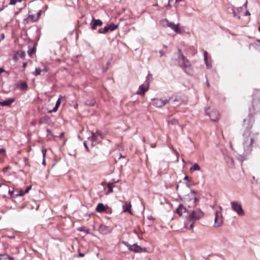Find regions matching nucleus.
Masks as SVG:
<instances>
[{"instance_id":"nucleus-1","label":"nucleus","mask_w":260,"mask_h":260,"mask_svg":"<svg viewBox=\"0 0 260 260\" xmlns=\"http://www.w3.org/2000/svg\"><path fill=\"white\" fill-rule=\"evenodd\" d=\"M252 124L249 120H244L243 128L244 131L243 134L244 137L243 146L246 154H249L252 150L253 147L258 145L260 141L258 133H251L250 132Z\"/></svg>"},{"instance_id":"nucleus-2","label":"nucleus","mask_w":260,"mask_h":260,"mask_svg":"<svg viewBox=\"0 0 260 260\" xmlns=\"http://www.w3.org/2000/svg\"><path fill=\"white\" fill-rule=\"evenodd\" d=\"M204 215L203 212L200 209H196L193 210L189 215L188 220L190 224L188 226L187 223L185 227L189 230H192L195 221L202 218Z\"/></svg>"},{"instance_id":"nucleus-3","label":"nucleus","mask_w":260,"mask_h":260,"mask_svg":"<svg viewBox=\"0 0 260 260\" xmlns=\"http://www.w3.org/2000/svg\"><path fill=\"white\" fill-rule=\"evenodd\" d=\"M178 62L179 66L188 74L192 75L193 73V70L189 60L183 55L178 56Z\"/></svg>"},{"instance_id":"nucleus-4","label":"nucleus","mask_w":260,"mask_h":260,"mask_svg":"<svg viewBox=\"0 0 260 260\" xmlns=\"http://www.w3.org/2000/svg\"><path fill=\"white\" fill-rule=\"evenodd\" d=\"M42 11L39 10V11H34L33 10H30L28 11V16L25 18L24 21L25 23L35 22L37 21L41 15Z\"/></svg>"},{"instance_id":"nucleus-5","label":"nucleus","mask_w":260,"mask_h":260,"mask_svg":"<svg viewBox=\"0 0 260 260\" xmlns=\"http://www.w3.org/2000/svg\"><path fill=\"white\" fill-rule=\"evenodd\" d=\"M252 105L254 112L260 111V90H256L254 93Z\"/></svg>"},{"instance_id":"nucleus-6","label":"nucleus","mask_w":260,"mask_h":260,"mask_svg":"<svg viewBox=\"0 0 260 260\" xmlns=\"http://www.w3.org/2000/svg\"><path fill=\"white\" fill-rule=\"evenodd\" d=\"M247 2H246L242 7H240L237 9L236 12L234 9H233V12L234 17H237L238 19L240 18L241 16H248L250 15L249 12L247 10L245 11L247 8Z\"/></svg>"},{"instance_id":"nucleus-7","label":"nucleus","mask_w":260,"mask_h":260,"mask_svg":"<svg viewBox=\"0 0 260 260\" xmlns=\"http://www.w3.org/2000/svg\"><path fill=\"white\" fill-rule=\"evenodd\" d=\"M222 208L219 207V210L215 211V218L214 226L218 228L221 226L223 223V217L221 212Z\"/></svg>"},{"instance_id":"nucleus-8","label":"nucleus","mask_w":260,"mask_h":260,"mask_svg":"<svg viewBox=\"0 0 260 260\" xmlns=\"http://www.w3.org/2000/svg\"><path fill=\"white\" fill-rule=\"evenodd\" d=\"M231 208L233 211L236 212L239 216H244L245 212L243 211L241 205L237 201L231 202Z\"/></svg>"},{"instance_id":"nucleus-9","label":"nucleus","mask_w":260,"mask_h":260,"mask_svg":"<svg viewBox=\"0 0 260 260\" xmlns=\"http://www.w3.org/2000/svg\"><path fill=\"white\" fill-rule=\"evenodd\" d=\"M171 99H172V98H169L168 99H166L165 100H162L161 99H153L152 104L156 107L161 108L166 104L169 103V102L171 101Z\"/></svg>"},{"instance_id":"nucleus-10","label":"nucleus","mask_w":260,"mask_h":260,"mask_svg":"<svg viewBox=\"0 0 260 260\" xmlns=\"http://www.w3.org/2000/svg\"><path fill=\"white\" fill-rule=\"evenodd\" d=\"M197 192L194 190H191L189 194L186 195L184 197V201L186 202L188 201H192L193 204H195L198 198L196 196Z\"/></svg>"},{"instance_id":"nucleus-11","label":"nucleus","mask_w":260,"mask_h":260,"mask_svg":"<svg viewBox=\"0 0 260 260\" xmlns=\"http://www.w3.org/2000/svg\"><path fill=\"white\" fill-rule=\"evenodd\" d=\"M110 209L108 207V205H104L103 203H99L95 209V210L97 212L99 213H103V212H106L109 213V210Z\"/></svg>"},{"instance_id":"nucleus-12","label":"nucleus","mask_w":260,"mask_h":260,"mask_svg":"<svg viewBox=\"0 0 260 260\" xmlns=\"http://www.w3.org/2000/svg\"><path fill=\"white\" fill-rule=\"evenodd\" d=\"M209 116L210 117L211 120L213 121H217L219 119V114L217 111L213 110L209 114Z\"/></svg>"},{"instance_id":"nucleus-13","label":"nucleus","mask_w":260,"mask_h":260,"mask_svg":"<svg viewBox=\"0 0 260 260\" xmlns=\"http://www.w3.org/2000/svg\"><path fill=\"white\" fill-rule=\"evenodd\" d=\"M91 28L95 29L98 26H100L103 24L102 21L100 19H95L93 17L91 22L90 23Z\"/></svg>"},{"instance_id":"nucleus-14","label":"nucleus","mask_w":260,"mask_h":260,"mask_svg":"<svg viewBox=\"0 0 260 260\" xmlns=\"http://www.w3.org/2000/svg\"><path fill=\"white\" fill-rule=\"evenodd\" d=\"M149 89V84L144 85L142 84L139 86L138 90L137 91V94L139 95H143Z\"/></svg>"},{"instance_id":"nucleus-15","label":"nucleus","mask_w":260,"mask_h":260,"mask_svg":"<svg viewBox=\"0 0 260 260\" xmlns=\"http://www.w3.org/2000/svg\"><path fill=\"white\" fill-rule=\"evenodd\" d=\"M170 25L169 27H170L172 29H173L174 31H175L176 33L178 34H181V30L180 28V24H175L174 23L170 22Z\"/></svg>"},{"instance_id":"nucleus-16","label":"nucleus","mask_w":260,"mask_h":260,"mask_svg":"<svg viewBox=\"0 0 260 260\" xmlns=\"http://www.w3.org/2000/svg\"><path fill=\"white\" fill-rule=\"evenodd\" d=\"M96 136L95 133H92V135L90 137L88 138V141L89 142V144L91 145L92 146H95L96 142Z\"/></svg>"},{"instance_id":"nucleus-17","label":"nucleus","mask_w":260,"mask_h":260,"mask_svg":"<svg viewBox=\"0 0 260 260\" xmlns=\"http://www.w3.org/2000/svg\"><path fill=\"white\" fill-rule=\"evenodd\" d=\"M15 99L14 98H10L6 101L0 102V106L3 107L9 106L15 102Z\"/></svg>"},{"instance_id":"nucleus-18","label":"nucleus","mask_w":260,"mask_h":260,"mask_svg":"<svg viewBox=\"0 0 260 260\" xmlns=\"http://www.w3.org/2000/svg\"><path fill=\"white\" fill-rule=\"evenodd\" d=\"M99 231L101 234L105 235L110 233V228L108 226L105 225H101L99 226Z\"/></svg>"},{"instance_id":"nucleus-19","label":"nucleus","mask_w":260,"mask_h":260,"mask_svg":"<svg viewBox=\"0 0 260 260\" xmlns=\"http://www.w3.org/2000/svg\"><path fill=\"white\" fill-rule=\"evenodd\" d=\"M31 186L27 187L26 188V189L25 190V191H23L22 190H19L16 189L15 191L16 193L15 196H16V197H17L18 196H23L25 193H27L29 192V190L31 189Z\"/></svg>"},{"instance_id":"nucleus-20","label":"nucleus","mask_w":260,"mask_h":260,"mask_svg":"<svg viewBox=\"0 0 260 260\" xmlns=\"http://www.w3.org/2000/svg\"><path fill=\"white\" fill-rule=\"evenodd\" d=\"M131 204L130 202H126L123 205V211L125 212H129L130 213H132L131 211Z\"/></svg>"},{"instance_id":"nucleus-21","label":"nucleus","mask_w":260,"mask_h":260,"mask_svg":"<svg viewBox=\"0 0 260 260\" xmlns=\"http://www.w3.org/2000/svg\"><path fill=\"white\" fill-rule=\"evenodd\" d=\"M132 251H134L135 252H146V248H142L141 246H140L137 244H134V246H133Z\"/></svg>"},{"instance_id":"nucleus-22","label":"nucleus","mask_w":260,"mask_h":260,"mask_svg":"<svg viewBox=\"0 0 260 260\" xmlns=\"http://www.w3.org/2000/svg\"><path fill=\"white\" fill-rule=\"evenodd\" d=\"M16 87L21 90H26L28 88V86L25 82H22L17 84Z\"/></svg>"},{"instance_id":"nucleus-23","label":"nucleus","mask_w":260,"mask_h":260,"mask_svg":"<svg viewBox=\"0 0 260 260\" xmlns=\"http://www.w3.org/2000/svg\"><path fill=\"white\" fill-rule=\"evenodd\" d=\"M176 211L177 213L179 214L180 216H181L184 213L186 212V209L182 205H179Z\"/></svg>"},{"instance_id":"nucleus-24","label":"nucleus","mask_w":260,"mask_h":260,"mask_svg":"<svg viewBox=\"0 0 260 260\" xmlns=\"http://www.w3.org/2000/svg\"><path fill=\"white\" fill-rule=\"evenodd\" d=\"M204 59L206 63L207 68L210 69L211 68V64L208 62V52L206 51L204 52Z\"/></svg>"},{"instance_id":"nucleus-25","label":"nucleus","mask_w":260,"mask_h":260,"mask_svg":"<svg viewBox=\"0 0 260 260\" xmlns=\"http://www.w3.org/2000/svg\"><path fill=\"white\" fill-rule=\"evenodd\" d=\"M201 170V168L198 164H194L190 168V172H193L196 171H200Z\"/></svg>"},{"instance_id":"nucleus-26","label":"nucleus","mask_w":260,"mask_h":260,"mask_svg":"<svg viewBox=\"0 0 260 260\" xmlns=\"http://www.w3.org/2000/svg\"><path fill=\"white\" fill-rule=\"evenodd\" d=\"M160 23L161 25H162L164 27H169L170 22H169L167 19H163L160 21Z\"/></svg>"},{"instance_id":"nucleus-27","label":"nucleus","mask_w":260,"mask_h":260,"mask_svg":"<svg viewBox=\"0 0 260 260\" xmlns=\"http://www.w3.org/2000/svg\"><path fill=\"white\" fill-rule=\"evenodd\" d=\"M168 124L172 125H176L179 124V122L177 119L172 118L168 121Z\"/></svg>"},{"instance_id":"nucleus-28","label":"nucleus","mask_w":260,"mask_h":260,"mask_svg":"<svg viewBox=\"0 0 260 260\" xmlns=\"http://www.w3.org/2000/svg\"><path fill=\"white\" fill-rule=\"evenodd\" d=\"M42 70L40 68H36L35 71L32 73V74L36 76L40 75L41 73Z\"/></svg>"},{"instance_id":"nucleus-29","label":"nucleus","mask_w":260,"mask_h":260,"mask_svg":"<svg viewBox=\"0 0 260 260\" xmlns=\"http://www.w3.org/2000/svg\"><path fill=\"white\" fill-rule=\"evenodd\" d=\"M108 27L109 28L110 30L113 31L118 27V25L111 23L109 25H108Z\"/></svg>"},{"instance_id":"nucleus-30","label":"nucleus","mask_w":260,"mask_h":260,"mask_svg":"<svg viewBox=\"0 0 260 260\" xmlns=\"http://www.w3.org/2000/svg\"><path fill=\"white\" fill-rule=\"evenodd\" d=\"M63 98V97L61 95H60L57 100V101H56V104H55V107H59V106H60V104H61V100Z\"/></svg>"},{"instance_id":"nucleus-31","label":"nucleus","mask_w":260,"mask_h":260,"mask_svg":"<svg viewBox=\"0 0 260 260\" xmlns=\"http://www.w3.org/2000/svg\"><path fill=\"white\" fill-rule=\"evenodd\" d=\"M85 104L89 106H93L94 105V102L92 100H86Z\"/></svg>"},{"instance_id":"nucleus-32","label":"nucleus","mask_w":260,"mask_h":260,"mask_svg":"<svg viewBox=\"0 0 260 260\" xmlns=\"http://www.w3.org/2000/svg\"><path fill=\"white\" fill-rule=\"evenodd\" d=\"M18 55L20 58L23 59L25 56V52L23 51H21L18 52Z\"/></svg>"},{"instance_id":"nucleus-33","label":"nucleus","mask_w":260,"mask_h":260,"mask_svg":"<svg viewBox=\"0 0 260 260\" xmlns=\"http://www.w3.org/2000/svg\"><path fill=\"white\" fill-rule=\"evenodd\" d=\"M16 191H15V190H9V194H10L11 197H12V198H16V196H15L16 195Z\"/></svg>"},{"instance_id":"nucleus-34","label":"nucleus","mask_w":260,"mask_h":260,"mask_svg":"<svg viewBox=\"0 0 260 260\" xmlns=\"http://www.w3.org/2000/svg\"><path fill=\"white\" fill-rule=\"evenodd\" d=\"M108 193H110L113 191V185L112 183H109L108 185Z\"/></svg>"},{"instance_id":"nucleus-35","label":"nucleus","mask_w":260,"mask_h":260,"mask_svg":"<svg viewBox=\"0 0 260 260\" xmlns=\"http://www.w3.org/2000/svg\"><path fill=\"white\" fill-rule=\"evenodd\" d=\"M109 30V28L108 27V26H105V27L104 28V29L103 31H100V33H106L107 32H108Z\"/></svg>"},{"instance_id":"nucleus-36","label":"nucleus","mask_w":260,"mask_h":260,"mask_svg":"<svg viewBox=\"0 0 260 260\" xmlns=\"http://www.w3.org/2000/svg\"><path fill=\"white\" fill-rule=\"evenodd\" d=\"M123 243L127 246V247H128V249L131 251H132V249L133 248V246H134V245H129L128 244H127L126 242H124Z\"/></svg>"},{"instance_id":"nucleus-37","label":"nucleus","mask_w":260,"mask_h":260,"mask_svg":"<svg viewBox=\"0 0 260 260\" xmlns=\"http://www.w3.org/2000/svg\"><path fill=\"white\" fill-rule=\"evenodd\" d=\"M35 52V49L34 48H31L28 50V53L30 56H31L32 54Z\"/></svg>"},{"instance_id":"nucleus-38","label":"nucleus","mask_w":260,"mask_h":260,"mask_svg":"<svg viewBox=\"0 0 260 260\" xmlns=\"http://www.w3.org/2000/svg\"><path fill=\"white\" fill-rule=\"evenodd\" d=\"M18 2V0H10V4L11 5H15Z\"/></svg>"},{"instance_id":"nucleus-39","label":"nucleus","mask_w":260,"mask_h":260,"mask_svg":"<svg viewBox=\"0 0 260 260\" xmlns=\"http://www.w3.org/2000/svg\"><path fill=\"white\" fill-rule=\"evenodd\" d=\"M58 108V107H56L55 106L52 110H51L49 111V112L50 113L55 112L57 111Z\"/></svg>"},{"instance_id":"nucleus-40","label":"nucleus","mask_w":260,"mask_h":260,"mask_svg":"<svg viewBox=\"0 0 260 260\" xmlns=\"http://www.w3.org/2000/svg\"><path fill=\"white\" fill-rule=\"evenodd\" d=\"M47 150L46 149H43L42 150V152L43 153V157L45 158Z\"/></svg>"},{"instance_id":"nucleus-41","label":"nucleus","mask_w":260,"mask_h":260,"mask_svg":"<svg viewBox=\"0 0 260 260\" xmlns=\"http://www.w3.org/2000/svg\"><path fill=\"white\" fill-rule=\"evenodd\" d=\"M87 144H89V142L88 141V140L87 141H85L84 142V146L87 149V150H88V146H87Z\"/></svg>"},{"instance_id":"nucleus-42","label":"nucleus","mask_w":260,"mask_h":260,"mask_svg":"<svg viewBox=\"0 0 260 260\" xmlns=\"http://www.w3.org/2000/svg\"><path fill=\"white\" fill-rule=\"evenodd\" d=\"M46 131H47L48 135H51L52 134V132H51V129H50L49 128H47Z\"/></svg>"},{"instance_id":"nucleus-43","label":"nucleus","mask_w":260,"mask_h":260,"mask_svg":"<svg viewBox=\"0 0 260 260\" xmlns=\"http://www.w3.org/2000/svg\"><path fill=\"white\" fill-rule=\"evenodd\" d=\"M42 71L44 72H47L48 71V68L46 66H45Z\"/></svg>"},{"instance_id":"nucleus-44","label":"nucleus","mask_w":260,"mask_h":260,"mask_svg":"<svg viewBox=\"0 0 260 260\" xmlns=\"http://www.w3.org/2000/svg\"><path fill=\"white\" fill-rule=\"evenodd\" d=\"M10 168L9 167H5L3 169V171L4 172H6L7 171V170Z\"/></svg>"},{"instance_id":"nucleus-45","label":"nucleus","mask_w":260,"mask_h":260,"mask_svg":"<svg viewBox=\"0 0 260 260\" xmlns=\"http://www.w3.org/2000/svg\"><path fill=\"white\" fill-rule=\"evenodd\" d=\"M7 258H8L9 260H14V257H13L12 256H9L7 255Z\"/></svg>"},{"instance_id":"nucleus-46","label":"nucleus","mask_w":260,"mask_h":260,"mask_svg":"<svg viewBox=\"0 0 260 260\" xmlns=\"http://www.w3.org/2000/svg\"><path fill=\"white\" fill-rule=\"evenodd\" d=\"M147 218L149 220H153L154 219V218L153 217V216L152 215L148 216Z\"/></svg>"},{"instance_id":"nucleus-47","label":"nucleus","mask_w":260,"mask_h":260,"mask_svg":"<svg viewBox=\"0 0 260 260\" xmlns=\"http://www.w3.org/2000/svg\"><path fill=\"white\" fill-rule=\"evenodd\" d=\"M27 63L26 62H24L22 64V67L23 68H25L27 66Z\"/></svg>"},{"instance_id":"nucleus-48","label":"nucleus","mask_w":260,"mask_h":260,"mask_svg":"<svg viewBox=\"0 0 260 260\" xmlns=\"http://www.w3.org/2000/svg\"><path fill=\"white\" fill-rule=\"evenodd\" d=\"M84 255H85V254H84V253H80L79 254L78 256H79V257H83V256H84Z\"/></svg>"},{"instance_id":"nucleus-49","label":"nucleus","mask_w":260,"mask_h":260,"mask_svg":"<svg viewBox=\"0 0 260 260\" xmlns=\"http://www.w3.org/2000/svg\"><path fill=\"white\" fill-rule=\"evenodd\" d=\"M178 100L177 99H175L174 100H173V101H171L169 103H174V102H178Z\"/></svg>"},{"instance_id":"nucleus-50","label":"nucleus","mask_w":260,"mask_h":260,"mask_svg":"<svg viewBox=\"0 0 260 260\" xmlns=\"http://www.w3.org/2000/svg\"><path fill=\"white\" fill-rule=\"evenodd\" d=\"M5 152L4 149H0V154Z\"/></svg>"},{"instance_id":"nucleus-51","label":"nucleus","mask_w":260,"mask_h":260,"mask_svg":"<svg viewBox=\"0 0 260 260\" xmlns=\"http://www.w3.org/2000/svg\"><path fill=\"white\" fill-rule=\"evenodd\" d=\"M178 53H179V56L181 55V54H183L182 53L181 50L180 49H178Z\"/></svg>"},{"instance_id":"nucleus-52","label":"nucleus","mask_w":260,"mask_h":260,"mask_svg":"<svg viewBox=\"0 0 260 260\" xmlns=\"http://www.w3.org/2000/svg\"><path fill=\"white\" fill-rule=\"evenodd\" d=\"M5 70L3 68H0V74L4 72Z\"/></svg>"},{"instance_id":"nucleus-53","label":"nucleus","mask_w":260,"mask_h":260,"mask_svg":"<svg viewBox=\"0 0 260 260\" xmlns=\"http://www.w3.org/2000/svg\"><path fill=\"white\" fill-rule=\"evenodd\" d=\"M4 38H5V35L4 34H1V39H2V40H3V39H4Z\"/></svg>"},{"instance_id":"nucleus-54","label":"nucleus","mask_w":260,"mask_h":260,"mask_svg":"<svg viewBox=\"0 0 260 260\" xmlns=\"http://www.w3.org/2000/svg\"><path fill=\"white\" fill-rule=\"evenodd\" d=\"M64 135V133H61L60 135H59V137L60 138H61L62 137H63Z\"/></svg>"},{"instance_id":"nucleus-55","label":"nucleus","mask_w":260,"mask_h":260,"mask_svg":"<svg viewBox=\"0 0 260 260\" xmlns=\"http://www.w3.org/2000/svg\"><path fill=\"white\" fill-rule=\"evenodd\" d=\"M184 179L185 180H188V177L187 176H185Z\"/></svg>"},{"instance_id":"nucleus-56","label":"nucleus","mask_w":260,"mask_h":260,"mask_svg":"<svg viewBox=\"0 0 260 260\" xmlns=\"http://www.w3.org/2000/svg\"><path fill=\"white\" fill-rule=\"evenodd\" d=\"M186 186H187V187H188V188H189V187H190V184H189V183H187L186 184Z\"/></svg>"},{"instance_id":"nucleus-57","label":"nucleus","mask_w":260,"mask_h":260,"mask_svg":"<svg viewBox=\"0 0 260 260\" xmlns=\"http://www.w3.org/2000/svg\"><path fill=\"white\" fill-rule=\"evenodd\" d=\"M159 52H160V56H162L163 54H164L163 52L162 51H160Z\"/></svg>"},{"instance_id":"nucleus-58","label":"nucleus","mask_w":260,"mask_h":260,"mask_svg":"<svg viewBox=\"0 0 260 260\" xmlns=\"http://www.w3.org/2000/svg\"><path fill=\"white\" fill-rule=\"evenodd\" d=\"M43 165H45L46 164L45 160V158H44L43 161Z\"/></svg>"},{"instance_id":"nucleus-59","label":"nucleus","mask_w":260,"mask_h":260,"mask_svg":"<svg viewBox=\"0 0 260 260\" xmlns=\"http://www.w3.org/2000/svg\"><path fill=\"white\" fill-rule=\"evenodd\" d=\"M121 157H123V156L122 155V154L121 153H120V157H119V159L121 158Z\"/></svg>"},{"instance_id":"nucleus-60","label":"nucleus","mask_w":260,"mask_h":260,"mask_svg":"<svg viewBox=\"0 0 260 260\" xmlns=\"http://www.w3.org/2000/svg\"><path fill=\"white\" fill-rule=\"evenodd\" d=\"M182 0H176V3H179L180 2V1H181Z\"/></svg>"},{"instance_id":"nucleus-61","label":"nucleus","mask_w":260,"mask_h":260,"mask_svg":"<svg viewBox=\"0 0 260 260\" xmlns=\"http://www.w3.org/2000/svg\"><path fill=\"white\" fill-rule=\"evenodd\" d=\"M229 159L232 162H233V160L232 158H229Z\"/></svg>"},{"instance_id":"nucleus-62","label":"nucleus","mask_w":260,"mask_h":260,"mask_svg":"<svg viewBox=\"0 0 260 260\" xmlns=\"http://www.w3.org/2000/svg\"><path fill=\"white\" fill-rule=\"evenodd\" d=\"M172 1H173V0H168V4H170Z\"/></svg>"},{"instance_id":"nucleus-63","label":"nucleus","mask_w":260,"mask_h":260,"mask_svg":"<svg viewBox=\"0 0 260 260\" xmlns=\"http://www.w3.org/2000/svg\"><path fill=\"white\" fill-rule=\"evenodd\" d=\"M207 85L208 86H209V83L208 81L207 82Z\"/></svg>"},{"instance_id":"nucleus-64","label":"nucleus","mask_w":260,"mask_h":260,"mask_svg":"<svg viewBox=\"0 0 260 260\" xmlns=\"http://www.w3.org/2000/svg\"><path fill=\"white\" fill-rule=\"evenodd\" d=\"M258 30H259V31L260 32V26H259V27H258Z\"/></svg>"}]
</instances>
